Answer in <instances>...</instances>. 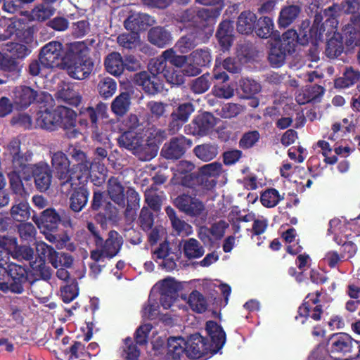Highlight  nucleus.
Segmentation results:
<instances>
[{
  "label": "nucleus",
  "mask_w": 360,
  "mask_h": 360,
  "mask_svg": "<svg viewBox=\"0 0 360 360\" xmlns=\"http://www.w3.org/2000/svg\"><path fill=\"white\" fill-rule=\"evenodd\" d=\"M181 252L176 253L172 252L169 247V243L165 241L160 243L153 254V259L158 262L159 259L162 262L160 265L167 271H173L176 267V261L179 258Z\"/></svg>",
  "instance_id": "5701e85b"
},
{
  "label": "nucleus",
  "mask_w": 360,
  "mask_h": 360,
  "mask_svg": "<svg viewBox=\"0 0 360 360\" xmlns=\"http://www.w3.org/2000/svg\"><path fill=\"white\" fill-rule=\"evenodd\" d=\"M56 97L58 101H61L73 107H78L82 100L79 92L75 90V86L70 83H64L60 86L56 92Z\"/></svg>",
  "instance_id": "72a5a7b5"
},
{
  "label": "nucleus",
  "mask_w": 360,
  "mask_h": 360,
  "mask_svg": "<svg viewBox=\"0 0 360 360\" xmlns=\"http://www.w3.org/2000/svg\"><path fill=\"white\" fill-rule=\"evenodd\" d=\"M215 36L221 50L223 52L229 51L234 40L233 22L229 20L221 21Z\"/></svg>",
  "instance_id": "c756f323"
},
{
  "label": "nucleus",
  "mask_w": 360,
  "mask_h": 360,
  "mask_svg": "<svg viewBox=\"0 0 360 360\" xmlns=\"http://www.w3.org/2000/svg\"><path fill=\"white\" fill-rule=\"evenodd\" d=\"M255 32L262 39H268L271 36L275 39L280 37L278 32L274 30L272 18L268 16L261 17L256 20Z\"/></svg>",
  "instance_id": "ea45409f"
},
{
  "label": "nucleus",
  "mask_w": 360,
  "mask_h": 360,
  "mask_svg": "<svg viewBox=\"0 0 360 360\" xmlns=\"http://www.w3.org/2000/svg\"><path fill=\"white\" fill-rule=\"evenodd\" d=\"M239 90L242 92L243 98H252L260 91L261 86L256 81L246 78L240 81Z\"/></svg>",
  "instance_id": "5fc2aeb1"
},
{
  "label": "nucleus",
  "mask_w": 360,
  "mask_h": 360,
  "mask_svg": "<svg viewBox=\"0 0 360 360\" xmlns=\"http://www.w3.org/2000/svg\"><path fill=\"white\" fill-rule=\"evenodd\" d=\"M35 245L36 251L39 252L43 255H46L47 260L53 268L72 267L74 259L70 254L58 252L52 246L44 242L35 243Z\"/></svg>",
  "instance_id": "f3484780"
},
{
  "label": "nucleus",
  "mask_w": 360,
  "mask_h": 360,
  "mask_svg": "<svg viewBox=\"0 0 360 360\" xmlns=\"http://www.w3.org/2000/svg\"><path fill=\"white\" fill-rule=\"evenodd\" d=\"M22 139L18 136L11 140L7 146V150L12 157V163L15 169L22 167V153L21 152Z\"/></svg>",
  "instance_id": "49530a36"
},
{
  "label": "nucleus",
  "mask_w": 360,
  "mask_h": 360,
  "mask_svg": "<svg viewBox=\"0 0 360 360\" xmlns=\"http://www.w3.org/2000/svg\"><path fill=\"white\" fill-rule=\"evenodd\" d=\"M107 106L103 103H98L96 108L91 106L82 107L79 111V123L82 126L87 127L89 122H91V127L93 129V134L98 136V117L103 116L105 113Z\"/></svg>",
  "instance_id": "aec40b11"
},
{
  "label": "nucleus",
  "mask_w": 360,
  "mask_h": 360,
  "mask_svg": "<svg viewBox=\"0 0 360 360\" xmlns=\"http://www.w3.org/2000/svg\"><path fill=\"white\" fill-rule=\"evenodd\" d=\"M78 295L79 287L75 278L72 280L71 283L60 288V297L62 300L65 303H70L75 300Z\"/></svg>",
  "instance_id": "e2e57ef3"
},
{
  "label": "nucleus",
  "mask_w": 360,
  "mask_h": 360,
  "mask_svg": "<svg viewBox=\"0 0 360 360\" xmlns=\"http://www.w3.org/2000/svg\"><path fill=\"white\" fill-rule=\"evenodd\" d=\"M193 145V141L184 135L171 138L162 148L161 155L167 160H176L181 158Z\"/></svg>",
  "instance_id": "dca6fc26"
},
{
  "label": "nucleus",
  "mask_w": 360,
  "mask_h": 360,
  "mask_svg": "<svg viewBox=\"0 0 360 360\" xmlns=\"http://www.w3.org/2000/svg\"><path fill=\"white\" fill-rule=\"evenodd\" d=\"M11 96L12 101L6 96L0 98V117L6 116L13 109L18 111L22 110V86H16Z\"/></svg>",
  "instance_id": "c85d7f7f"
},
{
  "label": "nucleus",
  "mask_w": 360,
  "mask_h": 360,
  "mask_svg": "<svg viewBox=\"0 0 360 360\" xmlns=\"http://www.w3.org/2000/svg\"><path fill=\"white\" fill-rule=\"evenodd\" d=\"M89 191L84 186L75 188L70 198V208L75 212H79L86 205Z\"/></svg>",
  "instance_id": "a19ab883"
},
{
  "label": "nucleus",
  "mask_w": 360,
  "mask_h": 360,
  "mask_svg": "<svg viewBox=\"0 0 360 360\" xmlns=\"http://www.w3.org/2000/svg\"><path fill=\"white\" fill-rule=\"evenodd\" d=\"M183 250L185 257L188 259L200 258L205 253L204 248L193 238L185 240Z\"/></svg>",
  "instance_id": "8fccbe9b"
},
{
  "label": "nucleus",
  "mask_w": 360,
  "mask_h": 360,
  "mask_svg": "<svg viewBox=\"0 0 360 360\" xmlns=\"http://www.w3.org/2000/svg\"><path fill=\"white\" fill-rule=\"evenodd\" d=\"M148 39L152 44L163 48L172 43V37L165 27L156 26L148 31Z\"/></svg>",
  "instance_id": "e433bc0d"
},
{
  "label": "nucleus",
  "mask_w": 360,
  "mask_h": 360,
  "mask_svg": "<svg viewBox=\"0 0 360 360\" xmlns=\"http://www.w3.org/2000/svg\"><path fill=\"white\" fill-rule=\"evenodd\" d=\"M260 139V134L257 130H252L245 132L239 140V148L248 150L254 147Z\"/></svg>",
  "instance_id": "680f3d73"
},
{
  "label": "nucleus",
  "mask_w": 360,
  "mask_h": 360,
  "mask_svg": "<svg viewBox=\"0 0 360 360\" xmlns=\"http://www.w3.org/2000/svg\"><path fill=\"white\" fill-rule=\"evenodd\" d=\"M117 89V83L110 77H105L101 79L98 84V91L100 96L104 98H108L113 96Z\"/></svg>",
  "instance_id": "13d9d810"
},
{
  "label": "nucleus",
  "mask_w": 360,
  "mask_h": 360,
  "mask_svg": "<svg viewBox=\"0 0 360 360\" xmlns=\"http://www.w3.org/2000/svg\"><path fill=\"white\" fill-rule=\"evenodd\" d=\"M332 32H334V34L326 43L325 54L328 58L334 59L342 54L344 46L340 33L335 32L334 30Z\"/></svg>",
  "instance_id": "c03bdc74"
},
{
  "label": "nucleus",
  "mask_w": 360,
  "mask_h": 360,
  "mask_svg": "<svg viewBox=\"0 0 360 360\" xmlns=\"http://www.w3.org/2000/svg\"><path fill=\"white\" fill-rule=\"evenodd\" d=\"M32 219L43 233L57 232L61 221L58 213L51 208L44 210L39 217L33 214Z\"/></svg>",
  "instance_id": "a878e982"
},
{
  "label": "nucleus",
  "mask_w": 360,
  "mask_h": 360,
  "mask_svg": "<svg viewBox=\"0 0 360 360\" xmlns=\"http://www.w3.org/2000/svg\"><path fill=\"white\" fill-rule=\"evenodd\" d=\"M179 285L173 278H167L162 281L160 292L165 295L175 298L179 297Z\"/></svg>",
  "instance_id": "0e129e2a"
},
{
  "label": "nucleus",
  "mask_w": 360,
  "mask_h": 360,
  "mask_svg": "<svg viewBox=\"0 0 360 360\" xmlns=\"http://www.w3.org/2000/svg\"><path fill=\"white\" fill-rule=\"evenodd\" d=\"M32 174L38 191L45 192L50 188L52 181V171L47 163L39 162L34 165L32 169Z\"/></svg>",
  "instance_id": "bb28decb"
},
{
  "label": "nucleus",
  "mask_w": 360,
  "mask_h": 360,
  "mask_svg": "<svg viewBox=\"0 0 360 360\" xmlns=\"http://www.w3.org/2000/svg\"><path fill=\"white\" fill-rule=\"evenodd\" d=\"M212 77L209 73L203 74L200 77L193 80L191 89L198 94H203L207 91L211 85Z\"/></svg>",
  "instance_id": "052dcab7"
},
{
  "label": "nucleus",
  "mask_w": 360,
  "mask_h": 360,
  "mask_svg": "<svg viewBox=\"0 0 360 360\" xmlns=\"http://www.w3.org/2000/svg\"><path fill=\"white\" fill-rule=\"evenodd\" d=\"M144 196L146 203L151 210L156 212L160 211L162 198L155 191L148 189L146 191Z\"/></svg>",
  "instance_id": "774afa93"
},
{
  "label": "nucleus",
  "mask_w": 360,
  "mask_h": 360,
  "mask_svg": "<svg viewBox=\"0 0 360 360\" xmlns=\"http://www.w3.org/2000/svg\"><path fill=\"white\" fill-rule=\"evenodd\" d=\"M124 25L127 30L139 34L150 26V16L145 13L132 14L125 20Z\"/></svg>",
  "instance_id": "c9c22d12"
},
{
  "label": "nucleus",
  "mask_w": 360,
  "mask_h": 360,
  "mask_svg": "<svg viewBox=\"0 0 360 360\" xmlns=\"http://www.w3.org/2000/svg\"><path fill=\"white\" fill-rule=\"evenodd\" d=\"M70 155L72 160L75 162L73 165V170L75 172L77 171L81 174L80 176H77V179L83 175H87L89 174L91 163L87 158L86 153L82 151L81 149L77 148H73L70 151Z\"/></svg>",
  "instance_id": "f704fd0d"
},
{
  "label": "nucleus",
  "mask_w": 360,
  "mask_h": 360,
  "mask_svg": "<svg viewBox=\"0 0 360 360\" xmlns=\"http://www.w3.org/2000/svg\"><path fill=\"white\" fill-rule=\"evenodd\" d=\"M119 219L118 209L109 201L105 202L103 207L94 216V220L99 224L103 229H106L108 224H117Z\"/></svg>",
  "instance_id": "7c9ffc66"
},
{
  "label": "nucleus",
  "mask_w": 360,
  "mask_h": 360,
  "mask_svg": "<svg viewBox=\"0 0 360 360\" xmlns=\"http://www.w3.org/2000/svg\"><path fill=\"white\" fill-rule=\"evenodd\" d=\"M107 192L110 200L120 207L126 205L125 188L118 177L110 176L107 181Z\"/></svg>",
  "instance_id": "2f4dec72"
},
{
  "label": "nucleus",
  "mask_w": 360,
  "mask_h": 360,
  "mask_svg": "<svg viewBox=\"0 0 360 360\" xmlns=\"http://www.w3.org/2000/svg\"><path fill=\"white\" fill-rule=\"evenodd\" d=\"M134 84L141 87L148 95L155 96L163 89V84L158 76L154 75L147 71L136 73L133 77Z\"/></svg>",
  "instance_id": "6ab92c4d"
},
{
  "label": "nucleus",
  "mask_w": 360,
  "mask_h": 360,
  "mask_svg": "<svg viewBox=\"0 0 360 360\" xmlns=\"http://www.w3.org/2000/svg\"><path fill=\"white\" fill-rule=\"evenodd\" d=\"M191 60L199 67H209L212 63L211 51L208 49H200L191 53Z\"/></svg>",
  "instance_id": "bf43d9fd"
},
{
  "label": "nucleus",
  "mask_w": 360,
  "mask_h": 360,
  "mask_svg": "<svg viewBox=\"0 0 360 360\" xmlns=\"http://www.w3.org/2000/svg\"><path fill=\"white\" fill-rule=\"evenodd\" d=\"M205 330L210 339L208 345L210 347L211 354H217L226 342V333L223 328L214 321L206 322Z\"/></svg>",
  "instance_id": "393cba45"
},
{
  "label": "nucleus",
  "mask_w": 360,
  "mask_h": 360,
  "mask_svg": "<svg viewBox=\"0 0 360 360\" xmlns=\"http://www.w3.org/2000/svg\"><path fill=\"white\" fill-rule=\"evenodd\" d=\"M127 204L125 205V215L135 214L139 208L140 196L133 188H128L126 193Z\"/></svg>",
  "instance_id": "4d7b16f0"
},
{
  "label": "nucleus",
  "mask_w": 360,
  "mask_h": 360,
  "mask_svg": "<svg viewBox=\"0 0 360 360\" xmlns=\"http://www.w3.org/2000/svg\"><path fill=\"white\" fill-rule=\"evenodd\" d=\"M321 295V292L318 290L309 293L298 307L295 320L301 319L302 324H304L309 317L316 321H320L323 313L322 305L319 304Z\"/></svg>",
  "instance_id": "f8f14e48"
},
{
  "label": "nucleus",
  "mask_w": 360,
  "mask_h": 360,
  "mask_svg": "<svg viewBox=\"0 0 360 360\" xmlns=\"http://www.w3.org/2000/svg\"><path fill=\"white\" fill-rule=\"evenodd\" d=\"M300 8L297 5H290L283 8L280 12L278 23L280 27L289 26L298 16Z\"/></svg>",
  "instance_id": "09e8293b"
},
{
  "label": "nucleus",
  "mask_w": 360,
  "mask_h": 360,
  "mask_svg": "<svg viewBox=\"0 0 360 360\" xmlns=\"http://www.w3.org/2000/svg\"><path fill=\"white\" fill-rule=\"evenodd\" d=\"M52 171L57 180L61 193H68L73 186V176L75 173L73 167H70V161L67 155L58 150L51 153Z\"/></svg>",
  "instance_id": "39448f33"
},
{
  "label": "nucleus",
  "mask_w": 360,
  "mask_h": 360,
  "mask_svg": "<svg viewBox=\"0 0 360 360\" xmlns=\"http://www.w3.org/2000/svg\"><path fill=\"white\" fill-rule=\"evenodd\" d=\"M174 203L180 211L191 217L200 216L205 210L203 203L199 199L187 194L177 196Z\"/></svg>",
  "instance_id": "b1692460"
},
{
  "label": "nucleus",
  "mask_w": 360,
  "mask_h": 360,
  "mask_svg": "<svg viewBox=\"0 0 360 360\" xmlns=\"http://www.w3.org/2000/svg\"><path fill=\"white\" fill-rule=\"evenodd\" d=\"M257 20L256 15L250 11H243L238 18L236 29L242 34H249L255 30Z\"/></svg>",
  "instance_id": "79ce46f5"
},
{
  "label": "nucleus",
  "mask_w": 360,
  "mask_h": 360,
  "mask_svg": "<svg viewBox=\"0 0 360 360\" xmlns=\"http://www.w3.org/2000/svg\"><path fill=\"white\" fill-rule=\"evenodd\" d=\"M346 46L354 47L360 44V15L349 18V22L344 25L340 34Z\"/></svg>",
  "instance_id": "cd10ccee"
},
{
  "label": "nucleus",
  "mask_w": 360,
  "mask_h": 360,
  "mask_svg": "<svg viewBox=\"0 0 360 360\" xmlns=\"http://www.w3.org/2000/svg\"><path fill=\"white\" fill-rule=\"evenodd\" d=\"M323 0H312L308 6V10L311 14H314V21L312 25L309 27V22H303L299 30V32H306L307 38L312 44H316L319 41L323 40V34L326 31V22H323L325 15L322 9Z\"/></svg>",
  "instance_id": "0eeeda50"
},
{
  "label": "nucleus",
  "mask_w": 360,
  "mask_h": 360,
  "mask_svg": "<svg viewBox=\"0 0 360 360\" xmlns=\"http://www.w3.org/2000/svg\"><path fill=\"white\" fill-rule=\"evenodd\" d=\"M77 114L75 110L63 105H58L55 109L46 108L37 113L36 124L41 129L53 131L62 128L72 130L70 137H76L79 131L75 129Z\"/></svg>",
  "instance_id": "f03ea898"
},
{
  "label": "nucleus",
  "mask_w": 360,
  "mask_h": 360,
  "mask_svg": "<svg viewBox=\"0 0 360 360\" xmlns=\"http://www.w3.org/2000/svg\"><path fill=\"white\" fill-rule=\"evenodd\" d=\"M6 27L0 30V41H6L13 35L17 41H9L4 44L5 53H0V70L15 74L20 73V60L22 59V19L6 18L0 19V27Z\"/></svg>",
  "instance_id": "f257e3e1"
},
{
  "label": "nucleus",
  "mask_w": 360,
  "mask_h": 360,
  "mask_svg": "<svg viewBox=\"0 0 360 360\" xmlns=\"http://www.w3.org/2000/svg\"><path fill=\"white\" fill-rule=\"evenodd\" d=\"M360 80V71L353 67H346L342 75L334 80L335 89H347L353 86Z\"/></svg>",
  "instance_id": "58836bf2"
},
{
  "label": "nucleus",
  "mask_w": 360,
  "mask_h": 360,
  "mask_svg": "<svg viewBox=\"0 0 360 360\" xmlns=\"http://www.w3.org/2000/svg\"><path fill=\"white\" fill-rule=\"evenodd\" d=\"M167 66V59L165 58L162 53L160 57L150 60L148 63V72L157 76H158V75H163Z\"/></svg>",
  "instance_id": "69168bd1"
},
{
  "label": "nucleus",
  "mask_w": 360,
  "mask_h": 360,
  "mask_svg": "<svg viewBox=\"0 0 360 360\" xmlns=\"http://www.w3.org/2000/svg\"><path fill=\"white\" fill-rule=\"evenodd\" d=\"M186 356V340L181 336L167 339V352L164 360H181Z\"/></svg>",
  "instance_id": "473e14b6"
},
{
  "label": "nucleus",
  "mask_w": 360,
  "mask_h": 360,
  "mask_svg": "<svg viewBox=\"0 0 360 360\" xmlns=\"http://www.w3.org/2000/svg\"><path fill=\"white\" fill-rule=\"evenodd\" d=\"M124 240L122 236L115 230H110L105 240L98 243L96 248L90 251V259L99 262L104 259H111L121 251Z\"/></svg>",
  "instance_id": "6e6552de"
},
{
  "label": "nucleus",
  "mask_w": 360,
  "mask_h": 360,
  "mask_svg": "<svg viewBox=\"0 0 360 360\" xmlns=\"http://www.w3.org/2000/svg\"><path fill=\"white\" fill-rule=\"evenodd\" d=\"M162 76L166 82L172 85L179 86L184 83V77L182 72L176 70L172 65H168Z\"/></svg>",
  "instance_id": "338daca9"
},
{
  "label": "nucleus",
  "mask_w": 360,
  "mask_h": 360,
  "mask_svg": "<svg viewBox=\"0 0 360 360\" xmlns=\"http://www.w3.org/2000/svg\"><path fill=\"white\" fill-rule=\"evenodd\" d=\"M198 34H200V31L191 32L181 37L177 41L176 47L181 53H187L200 43L205 42V40L198 38Z\"/></svg>",
  "instance_id": "a18cd8bd"
},
{
  "label": "nucleus",
  "mask_w": 360,
  "mask_h": 360,
  "mask_svg": "<svg viewBox=\"0 0 360 360\" xmlns=\"http://www.w3.org/2000/svg\"><path fill=\"white\" fill-rule=\"evenodd\" d=\"M65 53L62 43L58 41H51L41 48L39 59L44 68H60L63 69Z\"/></svg>",
  "instance_id": "ddd939ff"
},
{
  "label": "nucleus",
  "mask_w": 360,
  "mask_h": 360,
  "mask_svg": "<svg viewBox=\"0 0 360 360\" xmlns=\"http://www.w3.org/2000/svg\"><path fill=\"white\" fill-rule=\"evenodd\" d=\"M130 96L127 92H122L111 103V110L116 115L122 116L129 110Z\"/></svg>",
  "instance_id": "864d4df0"
},
{
  "label": "nucleus",
  "mask_w": 360,
  "mask_h": 360,
  "mask_svg": "<svg viewBox=\"0 0 360 360\" xmlns=\"http://www.w3.org/2000/svg\"><path fill=\"white\" fill-rule=\"evenodd\" d=\"M220 13L221 8H200L191 7L178 13L176 19L180 22L188 23L193 27H199L200 25L204 26L205 22L214 23Z\"/></svg>",
  "instance_id": "1a4fd4ad"
},
{
  "label": "nucleus",
  "mask_w": 360,
  "mask_h": 360,
  "mask_svg": "<svg viewBox=\"0 0 360 360\" xmlns=\"http://www.w3.org/2000/svg\"><path fill=\"white\" fill-rule=\"evenodd\" d=\"M354 339L345 333H338L330 335L328 341L331 355L346 356L354 350Z\"/></svg>",
  "instance_id": "412c9836"
},
{
  "label": "nucleus",
  "mask_w": 360,
  "mask_h": 360,
  "mask_svg": "<svg viewBox=\"0 0 360 360\" xmlns=\"http://www.w3.org/2000/svg\"><path fill=\"white\" fill-rule=\"evenodd\" d=\"M141 141H143L142 134L132 131H124L117 138L118 146L128 150L132 154L138 148Z\"/></svg>",
  "instance_id": "4c0bfd02"
},
{
  "label": "nucleus",
  "mask_w": 360,
  "mask_h": 360,
  "mask_svg": "<svg viewBox=\"0 0 360 360\" xmlns=\"http://www.w3.org/2000/svg\"><path fill=\"white\" fill-rule=\"evenodd\" d=\"M188 304L193 311L199 314L205 312L208 306L205 297L196 290H193L190 293Z\"/></svg>",
  "instance_id": "3c124183"
},
{
  "label": "nucleus",
  "mask_w": 360,
  "mask_h": 360,
  "mask_svg": "<svg viewBox=\"0 0 360 360\" xmlns=\"http://www.w3.org/2000/svg\"><path fill=\"white\" fill-rule=\"evenodd\" d=\"M104 63L106 70L115 76L120 75L124 71V63L121 55L118 53H110Z\"/></svg>",
  "instance_id": "de8ad7c7"
},
{
  "label": "nucleus",
  "mask_w": 360,
  "mask_h": 360,
  "mask_svg": "<svg viewBox=\"0 0 360 360\" xmlns=\"http://www.w3.org/2000/svg\"><path fill=\"white\" fill-rule=\"evenodd\" d=\"M217 124L216 117L209 112H204L196 115L190 124L184 127L186 134L205 136L212 132Z\"/></svg>",
  "instance_id": "2eb2a0df"
},
{
  "label": "nucleus",
  "mask_w": 360,
  "mask_h": 360,
  "mask_svg": "<svg viewBox=\"0 0 360 360\" xmlns=\"http://www.w3.org/2000/svg\"><path fill=\"white\" fill-rule=\"evenodd\" d=\"M54 13V9L50 6H44L43 4L37 6L30 13L27 11H24V16H31L32 19L37 21H44L50 18Z\"/></svg>",
  "instance_id": "6e6d98bb"
},
{
  "label": "nucleus",
  "mask_w": 360,
  "mask_h": 360,
  "mask_svg": "<svg viewBox=\"0 0 360 360\" xmlns=\"http://www.w3.org/2000/svg\"><path fill=\"white\" fill-rule=\"evenodd\" d=\"M306 32L288 30L281 37L275 39L271 44L268 54V60L272 67L280 68L285 62L288 56L292 55L295 51L297 44L307 45L309 40L307 38Z\"/></svg>",
  "instance_id": "7ed1b4c3"
},
{
  "label": "nucleus",
  "mask_w": 360,
  "mask_h": 360,
  "mask_svg": "<svg viewBox=\"0 0 360 360\" xmlns=\"http://www.w3.org/2000/svg\"><path fill=\"white\" fill-rule=\"evenodd\" d=\"M0 290L4 292H22V266L7 263L0 255Z\"/></svg>",
  "instance_id": "423d86ee"
},
{
  "label": "nucleus",
  "mask_w": 360,
  "mask_h": 360,
  "mask_svg": "<svg viewBox=\"0 0 360 360\" xmlns=\"http://www.w3.org/2000/svg\"><path fill=\"white\" fill-rule=\"evenodd\" d=\"M359 8L360 4L357 0H344L340 4L334 3L325 8L323 13L326 25H329L330 27L328 32H332L333 30L337 28L338 25V18L341 13L350 14L349 18H352L355 15H360Z\"/></svg>",
  "instance_id": "9b49d317"
},
{
  "label": "nucleus",
  "mask_w": 360,
  "mask_h": 360,
  "mask_svg": "<svg viewBox=\"0 0 360 360\" xmlns=\"http://www.w3.org/2000/svg\"><path fill=\"white\" fill-rule=\"evenodd\" d=\"M172 106V111L169 115L168 128L170 132H177L182 126L187 122L195 108L192 103L184 102Z\"/></svg>",
  "instance_id": "a211bd4d"
},
{
  "label": "nucleus",
  "mask_w": 360,
  "mask_h": 360,
  "mask_svg": "<svg viewBox=\"0 0 360 360\" xmlns=\"http://www.w3.org/2000/svg\"><path fill=\"white\" fill-rule=\"evenodd\" d=\"M166 136L165 130L157 128L150 129L146 142L144 140L141 141L133 155L141 161L151 160L158 155L159 146Z\"/></svg>",
  "instance_id": "9d476101"
},
{
  "label": "nucleus",
  "mask_w": 360,
  "mask_h": 360,
  "mask_svg": "<svg viewBox=\"0 0 360 360\" xmlns=\"http://www.w3.org/2000/svg\"><path fill=\"white\" fill-rule=\"evenodd\" d=\"M64 66L69 76L82 80L87 78L92 72L94 63L89 56V50L80 44H72L65 51Z\"/></svg>",
  "instance_id": "20e7f679"
},
{
  "label": "nucleus",
  "mask_w": 360,
  "mask_h": 360,
  "mask_svg": "<svg viewBox=\"0 0 360 360\" xmlns=\"http://www.w3.org/2000/svg\"><path fill=\"white\" fill-rule=\"evenodd\" d=\"M284 199L279 192L274 188H266L260 195V201L263 206L267 208L276 207L279 202Z\"/></svg>",
  "instance_id": "603ef678"
},
{
  "label": "nucleus",
  "mask_w": 360,
  "mask_h": 360,
  "mask_svg": "<svg viewBox=\"0 0 360 360\" xmlns=\"http://www.w3.org/2000/svg\"><path fill=\"white\" fill-rule=\"evenodd\" d=\"M207 354H211L207 340L199 333L191 335L186 340V356L198 359Z\"/></svg>",
  "instance_id": "4be33fe9"
},
{
  "label": "nucleus",
  "mask_w": 360,
  "mask_h": 360,
  "mask_svg": "<svg viewBox=\"0 0 360 360\" xmlns=\"http://www.w3.org/2000/svg\"><path fill=\"white\" fill-rule=\"evenodd\" d=\"M37 253L35 259L29 262V266H24V278L30 284L39 280L49 281L53 272L51 268L46 264V255H43L39 252Z\"/></svg>",
  "instance_id": "4468645a"
},
{
  "label": "nucleus",
  "mask_w": 360,
  "mask_h": 360,
  "mask_svg": "<svg viewBox=\"0 0 360 360\" xmlns=\"http://www.w3.org/2000/svg\"><path fill=\"white\" fill-rule=\"evenodd\" d=\"M194 155L200 160L209 162L214 159L219 153V146L214 143H205L194 147Z\"/></svg>",
  "instance_id": "37998d69"
}]
</instances>
